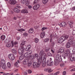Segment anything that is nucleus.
Segmentation results:
<instances>
[{"label": "nucleus", "instance_id": "de8ad7c7", "mask_svg": "<svg viewBox=\"0 0 75 75\" xmlns=\"http://www.w3.org/2000/svg\"><path fill=\"white\" fill-rule=\"evenodd\" d=\"M8 29V28H7V27L6 26H4V29L5 31H6V30H7Z\"/></svg>", "mask_w": 75, "mask_h": 75}, {"label": "nucleus", "instance_id": "bf43d9fd", "mask_svg": "<svg viewBox=\"0 0 75 75\" xmlns=\"http://www.w3.org/2000/svg\"><path fill=\"white\" fill-rule=\"evenodd\" d=\"M47 54V55H48L50 57H51V56H52V54L50 53H48Z\"/></svg>", "mask_w": 75, "mask_h": 75}, {"label": "nucleus", "instance_id": "c85d7f7f", "mask_svg": "<svg viewBox=\"0 0 75 75\" xmlns=\"http://www.w3.org/2000/svg\"><path fill=\"white\" fill-rule=\"evenodd\" d=\"M11 45V43H7L6 45V47H10Z\"/></svg>", "mask_w": 75, "mask_h": 75}, {"label": "nucleus", "instance_id": "69168bd1", "mask_svg": "<svg viewBox=\"0 0 75 75\" xmlns=\"http://www.w3.org/2000/svg\"><path fill=\"white\" fill-rule=\"evenodd\" d=\"M3 75H10V74L9 73H4L3 74Z\"/></svg>", "mask_w": 75, "mask_h": 75}, {"label": "nucleus", "instance_id": "39448f33", "mask_svg": "<svg viewBox=\"0 0 75 75\" xmlns=\"http://www.w3.org/2000/svg\"><path fill=\"white\" fill-rule=\"evenodd\" d=\"M8 57L11 60V61H13L15 59V57L14 55L13 54H10L8 55Z\"/></svg>", "mask_w": 75, "mask_h": 75}, {"label": "nucleus", "instance_id": "e433bc0d", "mask_svg": "<svg viewBox=\"0 0 75 75\" xmlns=\"http://www.w3.org/2000/svg\"><path fill=\"white\" fill-rule=\"evenodd\" d=\"M27 52L28 54L30 56V55H31L32 53V51L31 50H29Z\"/></svg>", "mask_w": 75, "mask_h": 75}, {"label": "nucleus", "instance_id": "4be33fe9", "mask_svg": "<svg viewBox=\"0 0 75 75\" xmlns=\"http://www.w3.org/2000/svg\"><path fill=\"white\" fill-rule=\"evenodd\" d=\"M1 67L3 69H6V68H7V67H6V66L5 64L2 65Z\"/></svg>", "mask_w": 75, "mask_h": 75}, {"label": "nucleus", "instance_id": "f704fd0d", "mask_svg": "<svg viewBox=\"0 0 75 75\" xmlns=\"http://www.w3.org/2000/svg\"><path fill=\"white\" fill-rule=\"evenodd\" d=\"M25 41H23L22 42V43L21 44L20 46L21 47H23L24 45L25 44Z\"/></svg>", "mask_w": 75, "mask_h": 75}, {"label": "nucleus", "instance_id": "37998d69", "mask_svg": "<svg viewBox=\"0 0 75 75\" xmlns=\"http://www.w3.org/2000/svg\"><path fill=\"white\" fill-rule=\"evenodd\" d=\"M7 65L8 68H10V67H11V64H10V62H8L7 63Z\"/></svg>", "mask_w": 75, "mask_h": 75}, {"label": "nucleus", "instance_id": "4c0bfd02", "mask_svg": "<svg viewBox=\"0 0 75 75\" xmlns=\"http://www.w3.org/2000/svg\"><path fill=\"white\" fill-rule=\"evenodd\" d=\"M59 64V63H56V59H54V65L56 66L58 65Z\"/></svg>", "mask_w": 75, "mask_h": 75}, {"label": "nucleus", "instance_id": "0e129e2a", "mask_svg": "<svg viewBox=\"0 0 75 75\" xmlns=\"http://www.w3.org/2000/svg\"><path fill=\"white\" fill-rule=\"evenodd\" d=\"M73 35H75V30H73L72 33Z\"/></svg>", "mask_w": 75, "mask_h": 75}, {"label": "nucleus", "instance_id": "bb28decb", "mask_svg": "<svg viewBox=\"0 0 75 75\" xmlns=\"http://www.w3.org/2000/svg\"><path fill=\"white\" fill-rule=\"evenodd\" d=\"M74 40V37L72 36H71L69 38V42L71 41Z\"/></svg>", "mask_w": 75, "mask_h": 75}, {"label": "nucleus", "instance_id": "20e7f679", "mask_svg": "<svg viewBox=\"0 0 75 75\" xmlns=\"http://www.w3.org/2000/svg\"><path fill=\"white\" fill-rule=\"evenodd\" d=\"M56 59L58 60L59 62H61L62 61V58L61 57V55L59 54L56 55Z\"/></svg>", "mask_w": 75, "mask_h": 75}, {"label": "nucleus", "instance_id": "cd10ccee", "mask_svg": "<svg viewBox=\"0 0 75 75\" xmlns=\"http://www.w3.org/2000/svg\"><path fill=\"white\" fill-rule=\"evenodd\" d=\"M48 1V0H42V2L43 4H46Z\"/></svg>", "mask_w": 75, "mask_h": 75}, {"label": "nucleus", "instance_id": "a878e982", "mask_svg": "<svg viewBox=\"0 0 75 75\" xmlns=\"http://www.w3.org/2000/svg\"><path fill=\"white\" fill-rule=\"evenodd\" d=\"M70 44L71 43H70V42H69L67 43L66 45V48H69L70 47Z\"/></svg>", "mask_w": 75, "mask_h": 75}, {"label": "nucleus", "instance_id": "603ef678", "mask_svg": "<svg viewBox=\"0 0 75 75\" xmlns=\"http://www.w3.org/2000/svg\"><path fill=\"white\" fill-rule=\"evenodd\" d=\"M27 35H28V34L26 33H24L23 34V35L24 37H26V36H27Z\"/></svg>", "mask_w": 75, "mask_h": 75}, {"label": "nucleus", "instance_id": "338daca9", "mask_svg": "<svg viewBox=\"0 0 75 75\" xmlns=\"http://www.w3.org/2000/svg\"><path fill=\"white\" fill-rule=\"evenodd\" d=\"M14 43L15 45H16V44H18V42L17 41H15Z\"/></svg>", "mask_w": 75, "mask_h": 75}, {"label": "nucleus", "instance_id": "dca6fc26", "mask_svg": "<svg viewBox=\"0 0 75 75\" xmlns=\"http://www.w3.org/2000/svg\"><path fill=\"white\" fill-rule=\"evenodd\" d=\"M1 39L2 41H4V40H5L6 39V36L4 35H1Z\"/></svg>", "mask_w": 75, "mask_h": 75}, {"label": "nucleus", "instance_id": "1a4fd4ad", "mask_svg": "<svg viewBox=\"0 0 75 75\" xmlns=\"http://www.w3.org/2000/svg\"><path fill=\"white\" fill-rule=\"evenodd\" d=\"M28 61H30V60L28 59H25L23 61V64H24L25 65H26V64H28Z\"/></svg>", "mask_w": 75, "mask_h": 75}, {"label": "nucleus", "instance_id": "412c9836", "mask_svg": "<svg viewBox=\"0 0 75 75\" xmlns=\"http://www.w3.org/2000/svg\"><path fill=\"white\" fill-rule=\"evenodd\" d=\"M0 62L1 65L5 64V60L4 59H2L1 60Z\"/></svg>", "mask_w": 75, "mask_h": 75}, {"label": "nucleus", "instance_id": "f8f14e48", "mask_svg": "<svg viewBox=\"0 0 75 75\" xmlns=\"http://www.w3.org/2000/svg\"><path fill=\"white\" fill-rule=\"evenodd\" d=\"M65 25H66V24H65V23L64 22H62L59 24L60 26L63 27H65Z\"/></svg>", "mask_w": 75, "mask_h": 75}, {"label": "nucleus", "instance_id": "393cba45", "mask_svg": "<svg viewBox=\"0 0 75 75\" xmlns=\"http://www.w3.org/2000/svg\"><path fill=\"white\" fill-rule=\"evenodd\" d=\"M33 32H34V30L32 28L30 29L28 31L29 33H33Z\"/></svg>", "mask_w": 75, "mask_h": 75}, {"label": "nucleus", "instance_id": "423d86ee", "mask_svg": "<svg viewBox=\"0 0 75 75\" xmlns=\"http://www.w3.org/2000/svg\"><path fill=\"white\" fill-rule=\"evenodd\" d=\"M24 50H25V49L23 47H22L19 48L18 51V52L19 54H23V52H24Z\"/></svg>", "mask_w": 75, "mask_h": 75}, {"label": "nucleus", "instance_id": "e2e57ef3", "mask_svg": "<svg viewBox=\"0 0 75 75\" xmlns=\"http://www.w3.org/2000/svg\"><path fill=\"white\" fill-rule=\"evenodd\" d=\"M66 74V71H64L63 72V75H65Z\"/></svg>", "mask_w": 75, "mask_h": 75}, {"label": "nucleus", "instance_id": "774afa93", "mask_svg": "<svg viewBox=\"0 0 75 75\" xmlns=\"http://www.w3.org/2000/svg\"><path fill=\"white\" fill-rule=\"evenodd\" d=\"M72 45L73 47H74V48H75V43H74V44H73Z\"/></svg>", "mask_w": 75, "mask_h": 75}, {"label": "nucleus", "instance_id": "6ab92c4d", "mask_svg": "<svg viewBox=\"0 0 75 75\" xmlns=\"http://www.w3.org/2000/svg\"><path fill=\"white\" fill-rule=\"evenodd\" d=\"M63 42V41H62V40L61 37L58 40V42L60 44H61V43H62V42Z\"/></svg>", "mask_w": 75, "mask_h": 75}, {"label": "nucleus", "instance_id": "13d9d810", "mask_svg": "<svg viewBox=\"0 0 75 75\" xmlns=\"http://www.w3.org/2000/svg\"><path fill=\"white\" fill-rule=\"evenodd\" d=\"M70 23L69 25H72L74 23V22L72 21H70L69 22ZM69 22L68 23H69Z\"/></svg>", "mask_w": 75, "mask_h": 75}, {"label": "nucleus", "instance_id": "9d476101", "mask_svg": "<svg viewBox=\"0 0 75 75\" xmlns=\"http://www.w3.org/2000/svg\"><path fill=\"white\" fill-rule=\"evenodd\" d=\"M39 7H40V5L38 4L35 5L33 7V8L34 10H37Z\"/></svg>", "mask_w": 75, "mask_h": 75}, {"label": "nucleus", "instance_id": "f03ea898", "mask_svg": "<svg viewBox=\"0 0 75 75\" xmlns=\"http://www.w3.org/2000/svg\"><path fill=\"white\" fill-rule=\"evenodd\" d=\"M37 59H38V62L37 63L36 62H33V67L35 68H37V67H39L40 64H41V61H42L41 60L38 59V57L37 58Z\"/></svg>", "mask_w": 75, "mask_h": 75}, {"label": "nucleus", "instance_id": "5fc2aeb1", "mask_svg": "<svg viewBox=\"0 0 75 75\" xmlns=\"http://www.w3.org/2000/svg\"><path fill=\"white\" fill-rule=\"evenodd\" d=\"M46 29H47V28L43 27L42 28V31H44V30H46Z\"/></svg>", "mask_w": 75, "mask_h": 75}, {"label": "nucleus", "instance_id": "ddd939ff", "mask_svg": "<svg viewBox=\"0 0 75 75\" xmlns=\"http://www.w3.org/2000/svg\"><path fill=\"white\" fill-rule=\"evenodd\" d=\"M45 36V32H42V33L40 34V37L41 38H44Z\"/></svg>", "mask_w": 75, "mask_h": 75}, {"label": "nucleus", "instance_id": "58836bf2", "mask_svg": "<svg viewBox=\"0 0 75 75\" xmlns=\"http://www.w3.org/2000/svg\"><path fill=\"white\" fill-rule=\"evenodd\" d=\"M50 48L49 47H46L45 51L46 52H47V51H48L49 50H50Z\"/></svg>", "mask_w": 75, "mask_h": 75}, {"label": "nucleus", "instance_id": "052dcab7", "mask_svg": "<svg viewBox=\"0 0 75 75\" xmlns=\"http://www.w3.org/2000/svg\"><path fill=\"white\" fill-rule=\"evenodd\" d=\"M75 71V68H74L73 69H72L70 71L72 72V71Z\"/></svg>", "mask_w": 75, "mask_h": 75}, {"label": "nucleus", "instance_id": "0eeeda50", "mask_svg": "<svg viewBox=\"0 0 75 75\" xmlns=\"http://www.w3.org/2000/svg\"><path fill=\"white\" fill-rule=\"evenodd\" d=\"M46 64L48 66H52L54 64V62L52 61H47L46 62Z\"/></svg>", "mask_w": 75, "mask_h": 75}, {"label": "nucleus", "instance_id": "09e8293b", "mask_svg": "<svg viewBox=\"0 0 75 75\" xmlns=\"http://www.w3.org/2000/svg\"><path fill=\"white\" fill-rule=\"evenodd\" d=\"M39 40L37 38H36L35 39V42H36V43H37L38 42V41Z\"/></svg>", "mask_w": 75, "mask_h": 75}, {"label": "nucleus", "instance_id": "b1692460", "mask_svg": "<svg viewBox=\"0 0 75 75\" xmlns=\"http://www.w3.org/2000/svg\"><path fill=\"white\" fill-rule=\"evenodd\" d=\"M24 55H21L19 57V60L20 61H22V60L24 59Z\"/></svg>", "mask_w": 75, "mask_h": 75}, {"label": "nucleus", "instance_id": "c03bdc74", "mask_svg": "<svg viewBox=\"0 0 75 75\" xmlns=\"http://www.w3.org/2000/svg\"><path fill=\"white\" fill-rule=\"evenodd\" d=\"M70 10L74 11L75 10V6H73L72 8L70 9Z\"/></svg>", "mask_w": 75, "mask_h": 75}, {"label": "nucleus", "instance_id": "6e6d98bb", "mask_svg": "<svg viewBox=\"0 0 75 75\" xmlns=\"http://www.w3.org/2000/svg\"><path fill=\"white\" fill-rule=\"evenodd\" d=\"M29 4V3L28 1H27L26 2H25V5H26V6H28Z\"/></svg>", "mask_w": 75, "mask_h": 75}, {"label": "nucleus", "instance_id": "79ce46f5", "mask_svg": "<svg viewBox=\"0 0 75 75\" xmlns=\"http://www.w3.org/2000/svg\"><path fill=\"white\" fill-rule=\"evenodd\" d=\"M26 2V1L25 0H22L21 1V3L22 4H25V3Z\"/></svg>", "mask_w": 75, "mask_h": 75}, {"label": "nucleus", "instance_id": "f257e3e1", "mask_svg": "<svg viewBox=\"0 0 75 75\" xmlns=\"http://www.w3.org/2000/svg\"><path fill=\"white\" fill-rule=\"evenodd\" d=\"M59 51L60 53L62 54L63 55H65V56H67V55H69L70 52L69 50H67L64 51V48L62 47L60 48Z\"/></svg>", "mask_w": 75, "mask_h": 75}, {"label": "nucleus", "instance_id": "49530a36", "mask_svg": "<svg viewBox=\"0 0 75 75\" xmlns=\"http://www.w3.org/2000/svg\"><path fill=\"white\" fill-rule=\"evenodd\" d=\"M47 72H48L49 73H51V72H52L51 69H48Z\"/></svg>", "mask_w": 75, "mask_h": 75}, {"label": "nucleus", "instance_id": "9b49d317", "mask_svg": "<svg viewBox=\"0 0 75 75\" xmlns=\"http://www.w3.org/2000/svg\"><path fill=\"white\" fill-rule=\"evenodd\" d=\"M9 2L10 3V4H13V5L15 4L16 3V1L14 0H11L9 1Z\"/></svg>", "mask_w": 75, "mask_h": 75}, {"label": "nucleus", "instance_id": "4d7b16f0", "mask_svg": "<svg viewBox=\"0 0 75 75\" xmlns=\"http://www.w3.org/2000/svg\"><path fill=\"white\" fill-rule=\"evenodd\" d=\"M32 71L30 70H29L28 71V74H31L32 73Z\"/></svg>", "mask_w": 75, "mask_h": 75}, {"label": "nucleus", "instance_id": "7c9ffc66", "mask_svg": "<svg viewBox=\"0 0 75 75\" xmlns=\"http://www.w3.org/2000/svg\"><path fill=\"white\" fill-rule=\"evenodd\" d=\"M69 42L71 44H72V45H73L75 43V41L73 40H71L70 41H69Z\"/></svg>", "mask_w": 75, "mask_h": 75}, {"label": "nucleus", "instance_id": "c756f323", "mask_svg": "<svg viewBox=\"0 0 75 75\" xmlns=\"http://www.w3.org/2000/svg\"><path fill=\"white\" fill-rule=\"evenodd\" d=\"M31 65H32V62L31 61H29L28 64V66L29 67H31Z\"/></svg>", "mask_w": 75, "mask_h": 75}, {"label": "nucleus", "instance_id": "864d4df0", "mask_svg": "<svg viewBox=\"0 0 75 75\" xmlns=\"http://www.w3.org/2000/svg\"><path fill=\"white\" fill-rule=\"evenodd\" d=\"M11 42L12 43V47H13L15 45L14 43L13 42V41H11Z\"/></svg>", "mask_w": 75, "mask_h": 75}, {"label": "nucleus", "instance_id": "72a5a7b5", "mask_svg": "<svg viewBox=\"0 0 75 75\" xmlns=\"http://www.w3.org/2000/svg\"><path fill=\"white\" fill-rule=\"evenodd\" d=\"M14 65L15 67H16V68H18V67H19V66L18 65V63H17V62H15Z\"/></svg>", "mask_w": 75, "mask_h": 75}, {"label": "nucleus", "instance_id": "a19ab883", "mask_svg": "<svg viewBox=\"0 0 75 75\" xmlns=\"http://www.w3.org/2000/svg\"><path fill=\"white\" fill-rule=\"evenodd\" d=\"M61 38L62 40V41H63V42H64V41H65V40H66V39H65V38L64 37H61Z\"/></svg>", "mask_w": 75, "mask_h": 75}, {"label": "nucleus", "instance_id": "ea45409f", "mask_svg": "<svg viewBox=\"0 0 75 75\" xmlns=\"http://www.w3.org/2000/svg\"><path fill=\"white\" fill-rule=\"evenodd\" d=\"M50 39H49V38H45L44 40V42H48V41H49Z\"/></svg>", "mask_w": 75, "mask_h": 75}, {"label": "nucleus", "instance_id": "2eb2a0df", "mask_svg": "<svg viewBox=\"0 0 75 75\" xmlns=\"http://www.w3.org/2000/svg\"><path fill=\"white\" fill-rule=\"evenodd\" d=\"M30 48H31V45H28L26 47L25 50L26 51H28L29 50H30Z\"/></svg>", "mask_w": 75, "mask_h": 75}, {"label": "nucleus", "instance_id": "a211bd4d", "mask_svg": "<svg viewBox=\"0 0 75 75\" xmlns=\"http://www.w3.org/2000/svg\"><path fill=\"white\" fill-rule=\"evenodd\" d=\"M29 57L30 59V60H32V59H34V56L33 54L29 56Z\"/></svg>", "mask_w": 75, "mask_h": 75}, {"label": "nucleus", "instance_id": "aec40b11", "mask_svg": "<svg viewBox=\"0 0 75 75\" xmlns=\"http://www.w3.org/2000/svg\"><path fill=\"white\" fill-rule=\"evenodd\" d=\"M29 56V55L27 52L25 53L23 55L24 57H25V58H28Z\"/></svg>", "mask_w": 75, "mask_h": 75}, {"label": "nucleus", "instance_id": "8fccbe9b", "mask_svg": "<svg viewBox=\"0 0 75 75\" xmlns=\"http://www.w3.org/2000/svg\"><path fill=\"white\" fill-rule=\"evenodd\" d=\"M18 31H25V30H24V29H21L18 30Z\"/></svg>", "mask_w": 75, "mask_h": 75}, {"label": "nucleus", "instance_id": "5701e85b", "mask_svg": "<svg viewBox=\"0 0 75 75\" xmlns=\"http://www.w3.org/2000/svg\"><path fill=\"white\" fill-rule=\"evenodd\" d=\"M11 52L14 54H17V50L15 49H12Z\"/></svg>", "mask_w": 75, "mask_h": 75}, {"label": "nucleus", "instance_id": "f3484780", "mask_svg": "<svg viewBox=\"0 0 75 75\" xmlns=\"http://www.w3.org/2000/svg\"><path fill=\"white\" fill-rule=\"evenodd\" d=\"M21 13H28V11L26 9H24L21 11Z\"/></svg>", "mask_w": 75, "mask_h": 75}, {"label": "nucleus", "instance_id": "2f4dec72", "mask_svg": "<svg viewBox=\"0 0 75 75\" xmlns=\"http://www.w3.org/2000/svg\"><path fill=\"white\" fill-rule=\"evenodd\" d=\"M70 54V52H69V54L68 55H67V56H65V55H64H64H63V56H62V57L64 59H65V58H66L67 57H68V56H69V55Z\"/></svg>", "mask_w": 75, "mask_h": 75}, {"label": "nucleus", "instance_id": "c9c22d12", "mask_svg": "<svg viewBox=\"0 0 75 75\" xmlns=\"http://www.w3.org/2000/svg\"><path fill=\"white\" fill-rule=\"evenodd\" d=\"M60 66L61 68H62L65 67V64L64 63H61L60 65Z\"/></svg>", "mask_w": 75, "mask_h": 75}, {"label": "nucleus", "instance_id": "473e14b6", "mask_svg": "<svg viewBox=\"0 0 75 75\" xmlns=\"http://www.w3.org/2000/svg\"><path fill=\"white\" fill-rule=\"evenodd\" d=\"M38 1H39V0H35L33 2V4L34 5L35 4H37V3L38 2Z\"/></svg>", "mask_w": 75, "mask_h": 75}, {"label": "nucleus", "instance_id": "6e6552de", "mask_svg": "<svg viewBox=\"0 0 75 75\" xmlns=\"http://www.w3.org/2000/svg\"><path fill=\"white\" fill-rule=\"evenodd\" d=\"M46 58L43 59L42 60L41 62H42V66L43 67H45L46 65V61H45Z\"/></svg>", "mask_w": 75, "mask_h": 75}, {"label": "nucleus", "instance_id": "4468645a", "mask_svg": "<svg viewBox=\"0 0 75 75\" xmlns=\"http://www.w3.org/2000/svg\"><path fill=\"white\" fill-rule=\"evenodd\" d=\"M13 11L14 12H16V13H18L20 12V10L16 8H13Z\"/></svg>", "mask_w": 75, "mask_h": 75}, {"label": "nucleus", "instance_id": "3c124183", "mask_svg": "<svg viewBox=\"0 0 75 75\" xmlns=\"http://www.w3.org/2000/svg\"><path fill=\"white\" fill-rule=\"evenodd\" d=\"M59 74V71H57L54 74V75H58Z\"/></svg>", "mask_w": 75, "mask_h": 75}, {"label": "nucleus", "instance_id": "680f3d73", "mask_svg": "<svg viewBox=\"0 0 75 75\" xmlns=\"http://www.w3.org/2000/svg\"><path fill=\"white\" fill-rule=\"evenodd\" d=\"M68 37H69V36L68 35H66L64 37H65V39L66 40V39H67V38H68Z\"/></svg>", "mask_w": 75, "mask_h": 75}, {"label": "nucleus", "instance_id": "a18cd8bd", "mask_svg": "<svg viewBox=\"0 0 75 75\" xmlns=\"http://www.w3.org/2000/svg\"><path fill=\"white\" fill-rule=\"evenodd\" d=\"M34 58H35L37 57V58H38V59H39V58H38V57H37V56H38V55L37 54H35L34 55Z\"/></svg>", "mask_w": 75, "mask_h": 75}, {"label": "nucleus", "instance_id": "7ed1b4c3", "mask_svg": "<svg viewBox=\"0 0 75 75\" xmlns=\"http://www.w3.org/2000/svg\"><path fill=\"white\" fill-rule=\"evenodd\" d=\"M40 57H39V59L42 61L43 59L46 58L45 56H46V54L45 53V52L43 51H41L40 52Z\"/></svg>", "mask_w": 75, "mask_h": 75}]
</instances>
